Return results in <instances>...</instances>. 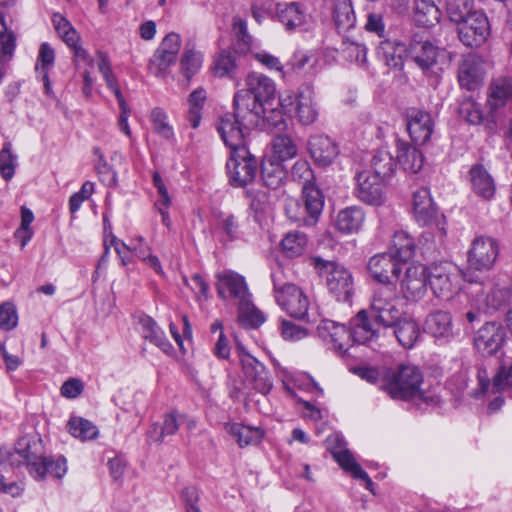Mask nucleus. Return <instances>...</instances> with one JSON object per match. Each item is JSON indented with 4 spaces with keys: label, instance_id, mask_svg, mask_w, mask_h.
<instances>
[{
    "label": "nucleus",
    "instance_id": "nucleus-1",
    "mask_svg": "<svg viewBox=\"0 0 512 512\" xmlns=\"http://www.w3.org/2000/svg\"><path fill=\"white\" fill-rule=\"evenodd\" d=\"M217 130L230 149V158L226 164L229 182L234 187H245L254 180L258 166L256 158L246 146L250 129L237 125L232 115L227 113L220 118Z\"/></svg>",
    "mask_w": 512,
    "mask_h": 512
},
{
    "label": "nucleus",
    "instance_id": "nucleus-2",
    "mask_svg": "<svg viewBox=\"0 0 512 512\" xmlns=\"http://www.w3.org/2000/svg\"><path fill=\"white\" fill-rule=\"evenodd\" d=\"M246 87L234 95V113L231 115L237 125L252 129L263 121L264 104L274 97L276 89L269 77L256 72L247 76Z\"/></svg>",
    "mask_w": 512,
    "mask_h": 512
},
{
    "label": "nucleus",
    "instance_id": "nucleus-3",
    "mask_svg": "<svg viewBox=\"0 0 512 512\" xmlns=\"http://www.w3.org/2000/svg\"><path fill=\"white\" fill-rule=\"evenodd\" d=\"M7 461L11 466L26 465L30 475L36 480L44 479L47 474L62 478L67 471L63 457L54 460L45 456L44 446L39 438H21L16 448L8 453Z\"/></svg>",
    "mask_w": 512,
    "mask_h": 512
},
{
    "label": "nucleus",
    "instance_id": "nucleus-4",
    "mask_svg": "<svg viewBox=\"0 0 512 512\" xmlns=\"http://www.w3.org/2000/svg\"><path fill=\"white\" fill-rule=\"evenodd\" d=\"M291 175L295 181L302 184L303 204L295 220L303 226H314L322 213L324 198L321 191L313 183V171L307 161H297L292 167Z\"/></svg>",
    "mask_w": 512,
    "mask_h": 512
},
{
    "label": "nucleus",
    "instance_id": "nucleus-5",
    "mask_svg": "<svg viewBox=\"0 0 512 512\" xmlns=\"http://www.w3.org/2000/svg\"><path fill=\"white\" fill-rule=\"evenodd\" d=\"M310 265L316 273L325 281L328 291L341 302H348L354 292V279L352 273L339 262L314 256L310 259Z\"/></svg>",
    "mask_w": 512,
    "mask_h": 512
},
{
    "label": "nucleus",
    "instance_id": "nucleus-6",
    "mask_svg": "<svg viewBox=\"0 0 512 512\" xmlns=\"http://www.w3.org/2000/svg\"><path fill=\"white\" fill-rule=\"evenodd\" d=\"M423 376L414 365H400L383 374V389L393 398L408 400L421 395Z\"/></svg>",
    "mask_w": 512,
    "mask_h": 512
},
{
    "label": "nucleus",
    "instance_id": "nucleus-7",
    "mask_svg": "<svg viewBox=\"0 0 512 512\" xmlns=\"http://www.w3.org/2000/svg\"><path fill=\"white\" fill-rule=\"evenodd\" d=\"M280 105L294 116L302 125L313 124L319 115V106L315 100L314 88L311 84L301 85L294 94L280 97Z\"/></svg>",
    "mask_w": 512,
    "mask_h": 512
},
{
    "label": "nucleus",
    "instance_id": "nucleus-8",
    "mask_svg": "<svg viewBox=\"0 0 512 512\" xmlns=\"http://www.w3.org/2000/svg\"><path fill=\"white\" fill-rule=\"evenodd\" d=\"M367 311L376 323L382 324L383 328L393 327L401 316L394 286L385 285L376 289Z\"/></svg>",
    "mask_w": 512,
    "mask_h": 512
},
{
    "label": "nucleus",
    "instance_id": "nucleus-9",
    "mask_svg": "<svg viewBox=\"0 0 512 512\" xmlns=\"http://www.w3.org/2000/svg\"><path fill=\"white\" fill-rule=\"evenodd\" d=\"M272 280L277 304L291 317L303 319L310 305L307 295L293 283L282 284L276 274Z\"/></svg>",
    "mask_w": 512,
    "mask_h": 512
},
{
    "label": "nucleus",
    "instance_id": "nucleus-10",
    "mask_svg": "<svg viewBox=\"0 0 512 512\" xmlns=\"http://www.w3.org/2000/svg\"><path fill=\"white\" fill-rule=\"evenodd\" d=\"M499 244L488 236L476 237L468 250V270L487 272L491 270L499 255Z\"/></svg>",
    "mask_w": 512,
    "mask_h": 512
},
{
    "label": "nucleus",
    "instance_id": "nucleus-11",
    "mask_svg": "<svg viewBox=\"0 0 512 512\" xmlns=\"http://www.w3.org/2000/svg\"><path fill=\"white\" fill-rule=\"evenodd\" d=\"M443 56V50L420 35H414L408 44V58L426 75L436 74L435 67Z\"/></svg>",
    "mask_w": 512,
    "mask_h": 512
},
{
    "label": "nucleus",
    "instance_id": "nucleus-12",
    "mask_svg": "<svg viewBox=\"0 0 512 512\" xmlns=\"http://www.w3.org/2000/svg\"><path fill=\"white\" fill-rule=\"evenodd\" d=\"M413 211L416 221L424 226L435 225L440 240L446 236L444 217L439 218L428 188L421 187L413 193Z\"/></svg>",
    "mask_w": 512,
    "mask_h": 512
},
{
    "label": "nucleus",
    "instance_id": "nucleus-13",
    "mask_svg": "<svg viewBox=\"0 0 512 512\" xmlns=\"http://www.w3.org/2000/svg\"><path fill=\"white\" fill-rule=\"evenodd\" d=\"M491 27L485 13L476 11L458 24V36L467 47H480L489 38Z\"/></svg>",
    "mask_w": 512,
    "mask_h": 512
},
{
    "label": "nucleus",
    "instance_id": "nucleus-14",
    "mask_svg": "<svg viewBox=\"0 0 512 512\" xmlns=\"http://www.w3.org/2000/svg\"><path fill=\"white\" fill-rule=\"evenodd\" d=\"M180 47V35L174 32L167 34L150 59V72L158 77L164 76L169 67L176 62Z\"/></svg>",
    "mask_w": 512,
    "mask_h": 512
},
{
    "label": "nucleus",
    "instance_id": "nucleus-15",
    "mask_svg": "<svg viewBox=\"0 0 512 512\" xmlns=\"http://www.w3.org/2000/svg\"><path fill=\"white\" fill-rule=\"evenodd\" d=\"M216 289L221 299H235L238 305L251 298L245 278L231 270L216 275Z\"/></svg>",
    "mask_w": 512,
    "mask_h": 512
},
{
    "label": "nucleus",
    "instance_id": "nucleus-16",
    "mask_svg": "<svg viewBox=\"0 0 512 512\" xmlns=\"http://www.w3.org/2000/svg\"><path fill=\"white\" fill-rule=\"evenodd\" d=\"M446 265H434L428 271V280L435 296L449 299L459 289V276Z\"/></svg>",
    "mask_w": 512,
    "mask_h": 512
},
{
    "label": "nucleus",
    "instance_id": "nucleus-17",
    "mask_svg": "<svg viewBox=\"0 0 512 512\" xmlns=\"http://www.w3.org/2000/svg\"><path fill=\"white\" fill-rule=\"evenodd\" d=\"M355 193L359 200L370 205H380L384 201V179L373 175L371 170L357 173Z\"/></svg>",
    "mask_w": 512,
    "mask_h": 512
},
{
    "label": "nucleus",
    "instance_id": "nucleus-18",
    "mask_svg": "<svg viewBox=\"0 0 512 512\" xmlns=\"http://www.w3.org/2000/svg\"><path fill=\"white\" fill-rule=\"evenodd\" d=\"M240 363L245 379L259 393L266 395L273 387L272 378L266 367L250 354L240 355Z\"/></svg>",
    "mask_w": 512,
    "mask_h": 512
},
{
    "label": "nucleus",
    "instance_id": "nucleus-19",
    "mask_svg": "<svg viewBox=\"0 0 512 512\" xmlns=\"http://www.w3.org/2000/svg\"><path fill=\"white\" fill-rule=\"evenodd\" d=\"M428 271L423 265H410L400 281V290L409 301L421 300L427 292Z\"/></svg>",
    "mask_w": 512,
    "mask_h": 512
},
{
    "label": "nucleus",
    "instance_id": "nucleus-20",
    "mask_svg": "<svg viewBox=\"0 0 512 512\" xmlns=\"http://www.w3.org/2000/svg\"><path fill=\"white\" fill-rule=\"evenodd\" d=\"M405 120L407 131L415 144L423 145L430 139L434 122L428 112L415 107L408 108Z\"/></svg>",
    "mask_w": 512,
    "mask_h": 512
},
{
    "label": "nucleus",
    "instance_id": "nucleus-21",
    "mask_svg": "<svg viewBox=\"0 0 512 512\" xmlns=\"http://www.w3.org/2000/svg\"><path fill=\"white\" fill-rule=\"evenodd\" d=\"M505 331L496 322L485 323L474 337L475 348L483 355L495 354L504 342Z\"/></svg>",
    "mask_w": 512,
    "mask_h": 512
},
{
    "label": "nucleus",
    "instance_id": "nucleus-22",
    "mask_svg": "<svg viewBox=\"0 0 512 512\" xmlns=\"http://www.w3.org/2000/svg\"><path fill=\"white\" fill-rule=\"evenodd\" d=\"M350 328L354 343L368 344L380 336L383 327L371 318L367 310H361L351 319Z\"/></svg>",
    "mask_w": 512,
    "mask_h": 512
},
{
    "label": "nucleus",
    "instance_id": "nucleus-23",
    "mask_svg": "<svg viewBox=\"0 0 512 512\" xmlns=\"http://www.w3.org/2000/svg\"><path fill=\"white\" fill-rule=\"evenodd\" d=\"M370 276L379 283L391 285V277L398 276L400 262L390 253H381L372 256L367 264Z\"/></svg>",
    "mask_w": 512,
    "mask_h": 512
},
{
    "label": "nucleus",
    "instance_id": "nucleus-24",
    "mask_svg": "<svg viewBox=\"0 0 512 512\" xmlns=\"http://www.w3.org/2000/svg\"><path fill=\"white\" fill-rule=\"evenodd\" d=\"M317 330L319 336L335 351L341 354L347 352L352 341L351 328L347 329L345 325L331 320H323Z\"/></svg>",
    "mask_w": 512,
    "mask_h": 512
},
{
    "label": "nucleus",
    "instance_id": "nucleus-25",
    "mask_svg": "<svg viewBox=\"0 0 512 512\" xmlns=\"http://www.w3.org/2000/svg\"><path fill=\"white\" fill-rule=\"evenodd\" d=\"M308 149L315 163L323 167L330 165L339 154L336 142L325 135L311 136Z\"/></svg>",
    "mask_w": 512,
    "mask_h": 512
},
{
    "label": "nucleus",
    "instance_id": "nucleus-26",
    "mask_svg": "<svg viewBox=\"0 0 512 512\" xmlns=\"http://www.w3.org/2000/svg\"><path fill=\"white\" fill-rule=\"evenodd\" d=\"M484 73L481 58L475 55H468L459 66V84L467 90H475L482 83Z\"/></svg>",
    "mask_w": 512,
    "mask_h": 512
},
{
    "label": "nucleus",
    "instance_id": "nucleus-27",
    "mask_svg": "<svg viewBox=\"0 0 512 512\" xmlns=\"http://www.w3.org/2000/svg\"><path fill=\"white\" fill-rule=\"evenodd\" d=\"M377 56L390 68H402L404 57L408 58V45L397 40H383L377 47Z\"/></svg>",
    "mask_w": 512,
    "mask_h": 512
},
{
    "label": "nucleus",
    "instance_id": "nucleus-28",
    "mask_svg": "<svg viewBox=\"0 0 512 512\" xmlns=\"http://www.w3.org/2000/svg\"><path fill=\"white\" fill-rule=\"evenodd\" d=\"M469 175L473 192L485 200H491L496 193V184L490 173L482 165H475Z\"/></svg>",
    "mask_w": 512,
    "mask_h": 512
},
{
    "label": "nucleus",
    "instance_id": "nucleus-29",
    "mask_svg": "<svg viewBox=\"0 0 512 512\" xmlns=\"http://www.w3.org/2000/svg\"><path fill=\"white\" fill-rule=\"evenodd\" d=\"M425 330L437 340L449 341L453 336L450 314L445 311L431 313L426 318Z\"/></svg>",
    "mask_w": 512,
    "mask_h": 512
},
{
    "label": "nucleus",
    "instance_id": "nucleus-30",
    "mask_svg": "<svg viewBox=\"0 0 512 512\" xmlns=\"http://www.w3.org/2000/svg\"><path fill=\"white\" fill-rule=\"evenodd\" d=\"M261 178L265 186L279 188L287 178V170L282 161L264 157L261 163Z\"/></svg>",
    "mask_w": 512,
    "mask_h": 512
},
{
    "label": "nucleus",
    "instance_id": "nucleus-31",
    "mask_svg": "<svg viewBox=\"0 0 512 512\" xmlns=\"http://www.w3.org/2000/svg\"><path fill=\"white\" fill-rule=\"evenodd\" d=\"M364 220V211L360 207L351 206L338 213L335 220V227L341 233L352 234L360 230Z\"/></svg>",
    "mask_w": 512,
    "mask_h": 512
},
{
    "label": "nucleus",
    "instance_id": "nucleus-32",
    "mask_svg": "<svg viewBox=\"0 0 512 512\" xmlns=\"http://www.w3.org/2000/svg\"><path fill=\"white\" fill-rule=\"evenodd\" d=\"M397 163L408 172L417 173L423 166V155L419 149L402 140H397Z\"/></svg>",
    "mask_w": 512,
    "mask_h": 512
},
{
    "label": "nucleus",
    "instance_id": "nucleus-33",
    "mask_svg": "<svg viewBox=\"0 0 512 512\" xmlns=\"http://www.w3.org/2000/svg\"><path fill=\"white\" fill-rule=\"evenodd\" d=\"M276 14L287 31H294L305 24L306 16L298 3L277 4Z\"/></svg>",
    "mask_w": 512,
    "mask_h": 512
},
{
    "label": "nucleus",
    "instance_id": "nucleus-34",
    "mask_svg": "<svg viewBox=\"0 0 512 512\" xmlns=\"http://www.w3.org/2000/svg\"><path fill=\"white\" fill-rule=\"evenodd\" d=\"M512 99V78L498 77L490 85L488 106L491 110L505 106Z\"/></svg>",
    "mask_w": 512,
    "mask_h": 512
},
{
    "label": "nucleus",
    "instance_id": "nucleus-35",
    "mask_svg": "<svg viewBox=\"0 0 512 512\" xmlns=\"http://www.w3.org/2000/svg\"><path fill=\"white\" fill-rule=\"evenodd\" d=\"M139 324L141 333L146 340L159 347L165 353H169L172 350V345L166 339L163 330L154 319L150 316L142 315L139 317Z\"/></svg>",
    "mask_w": 512,
    "mask_h": 512
},
{
    "label": "nucleus",
    "instance_id": "nucleus-36",
    "mask_svg": "<svg viewBox=\"0 0 512 512\" xmlns=\"http://www.w3.org/2000/svg\"><path fill=\"white\" fill-rule=\"evenodd\" d=\"M414 239L404 230L396 231L392 238L389 253L400 263L410 260L415 253Z\"/></svg>",
    "mask_w": 512,
    "mask_h": 512
},
{
    "label": "nucleus",
    "instance_id": "nucleus-37",
    "mask_svg": "<svg viewBox=\"0 0 512 512\" xmlns=\"http://www.w3.org/2000/svg\"><path fill=\"white\" fill-rule=\"evenodd\" d=\"M16 47V38L11 30H8L4 17L0 12V80H2L7 63L12 59Z\"/></svg>",
    "mask_w": 512,
    "mask_h": 512
},
{
    "label": "nucleus",
    "instance_id": "nucleus-38",
    "mask_svg": "<svg viewBox=\"0 0 512 512\" xmlns=\"http://www.w3.org/2000/svg\"><path fill=\"white\" fill-rule=\"evenodd\" d=\"M326 442L328 450L343 470L346 471L357 463L351 451L346 447L343 437L338 434H332L327 438Z\"/></svg>",
    "mask_w": 512,
    "mask_h": 512
},
{
    "label": "nucleus",
    "instance_id": "nucleus-39",
    "mask_svg": "<svg viewBox=\"0 0 512 512\" xmlns=\"http://www.w3.org/2000/svg\"><path fill=\"white\" fill-rule=\"evenodd\" d=\"M396 165V160L387 148L375 151L370 161L372 174L384 180L393 175Z\"/></svg>",
    "mask_w": 512,
    "mask_h": 512
},
{
    "label": "nucleus",
    "instance_id": "nucleus-40",
    "mask_svg": "<svg viewBox=\"0 0 512 512\" xmlns=\"http://www.w3.org/2000/svg\"><path fill=\"white\" fill-rule=\"evenodd\" d=\"M394 334L404 348H412L420 337L419 325L411 318H399Z\"/></svg>",
    "mask_w": 512,
    "mask_h": 512
},
{
    "label": "nucleus",
    "instance_id": "nucleus-41",
    "mask_svg": "<svg viewBox=\"0 0 512 512\" xmlns=\"http://www.w3.org/2000/svg\"><path fill=\"white\" fill-rule=\"evenodd\" d=\"M272 154L268 157L285 162L294 158L298 153V146L288 134H277L271 141Z\"/></svg>",
    "mask_w": 512,
    "mask_h": 512
},
{
    "label": "nucleus",
    "instance_id": "nucleus-42",
    "mask_svg": "<svg viewBox=\"0 0 512 512\" xmlns=\"http://www.w3.org/2000/svg\"><path fill=\"white\" fill-rule=\"evenodd\" d=\"M441 12L432 0H416L414 20L418 25L434 26L440 20Z\"/></svg>",
    "mask_w": 512,
    "mask_h": 512
},
{
    "label": "nucleus",
    "instance_id": "nucleus-43",
    "mask_svg": "<svg viewBox=\"0 0 512 512\" xmlns=\"http://www.w3.org/2000/svg\"><path fill=\"white\" fill-rule=\"evenodd\" d=\"M228 431L240 447L256 445L263 438V431L261 429L240 423L229 425Z\"/></svg>",
    "mask_w": 512,
    "mask_h": 512
},
{
    "label": "nucleus",
    "instance_id": "nucleus-44",
    "mask_svg": "<svg viewBox=\"0 0 512 512\" xmlns=\"http://www.w3.org/2000/svg\"><path fill=\"white\" fill-rule=\"evenodd\" d=\"M264 314L253 304L251 298L238 305V321L246 328H258L265 322Z\"/></svg>",
    "mask_w": 512,
    "mask_h": 512
},
{
    "label": "nucleus",
    "instance_id": "nucleus-45",
    "mask_svg": "<svg viewBox=\"0 0 512 512\" xmlns=\"http://www.w3.org/2000/svg\"><path fill=\"white\" fill-rule=\"evenodd\" d=\"M307 243V237L303 232L292 231L282 239L281 250L287 258H296L305 252Z\"/></svg>",
    "mask_w": 512,
    "mask_h": 512
},
{
    "label": "nucleus",
    "instance_id": "nucleus-46",
    "mask_svg": "<svg viewBox=\"0 0 512 512\" xmlns=\"http://www.w3.org/2000/svg\"><path fill=\"white\" fill-rule=\"evenodd\" d=\"M333 18L338 30L346 31L354 27L355 13L350 0H336L333 9Z\"/></svg>",
    "mask_w": 512,
    "mask_h": 512
},
{
    "label": "nucleus",
    "instance_id": "nucleus-47",
    "mask_svg": "<svg viewBox=\"0 0 512 512\" xmlns=\"http://www.w3.org/2000/svg\"><path fill=\"white\" fill-rule=\"evenodd\" d=\"M217 232L223 241H233L238 238L240 224L237 217L230 213H220L217 218Z\"/></svg>",
    "mask_w": 512,
    "mask_h": 512
},
{
    "label": "nucleus",
    "instance_id": "nucleus-48",
    "mask_svg": "<svg viewBox=\"0 0 512 512\" xmlns=\"http://www.w3.org/2000/svg\"><path fill=\"white\" fill-rule=\"evenodd\" d=\"M67 426L70 434L82 441L92 440L98 435L97 427L89 420L81 417H72Z\"/></svg>",
    "mask_w": 512,
    "mask_h": 512
},
{
    "label": "nucleus",
    "instance_id": "nucleus-49",
    "mask_svg": "<svg viewBox=\"0 0 512 512\" xmlns=\"http://www.w3.org/2000/svg\"><path fill=\"white\" fill-rule=\"evenodd\" d=\"M446 11L449 19L458 25L477 10L473 9V0H447Z\"/></svg>",
    "mask_w": 512,
    "mask_h": 512
},
{
    "label": "nucleus",
    "instance_id": "nucleus-50",
    "mask_svg": "<svg viewBox=\"0 0 512 512\" xmlns=\"http://www.w3.org/2000/svg\"><path fill=\"white\" fill-rule=\"evenodd\" d=\"M97 65L100 73L103 75L106 81L107 86L114 93L118 103H120L121 100H125L123 94L121 93L118 87L117 79L112 72L109 58L105 53L100 51L97 53Z\"/></svg>",
    "mask_w": 512,
    "mask_h": 512
},
{
    "label": "nucleus",
    "instance_id": "nucleus-51",
    "mask_svg": "<svg viewBox=\"0 0 512 512\" xmlns=\"http://www.w3.org/2000/svg\"><path fill=\"white\" fill-rule=\"evenodd\" d=\"M203 56L195 49H185L180 60L181 72L189 81L201 68Z\"/></svg>",
    "mask_w": 512,
    "mask_h": 512
},
{
    "label": "nucleus",
    "instance_id": "nucleus-52",
    "mask_svg": "<svg viewBox=\"0 0 512 512\" xmlns=\"http://www.w3.org/2000/svg\"><path fill=\"white\" fill-rule=\"evenodd\" d=\"M52 22L56 32L67 46H74L78 43L80 36L65 17L56 13L52 17Z\"/></svg>",
    "mask_w": 512,
    "mask_h": 512
},
{
    "label": "nucleus",
    "instance_id": "nucleus-53",
    "mask_svg": "<svg viewBox=\"0 0 512 512\" xmlns=\"http://www.w3.org/2000/svg\"><path fill=\"white\" fill-rule=\"evenodd\" d=\"M17 156L12 153V145L6 142L0 151V173L3 179L10 180L15 173Z\"/></svg>",
    "mask_w": 512,
    "mask_h": 512
},
{
    "label": "nucleus",
    "instance_id": "nucleus-54",
    "mask_svg": "<svg viewBox=\"0 0 512 512\" xmlns=\"http://www.w3.org/2000/svg\"><path fill=\"white\" fill-rule=\"evenodd\" d=\"M236 51L223 50L215 58L214 72L219 77L231 76L236 68Z\"/></svg>",
    "mask_w": 512,
    "mask_h": 512
},
{
    "label": "nucleus",
    "instance_id": "nucleus-55",
    "mask_svg": "<svg viewBox=\"0 0 512 512\" xmlns=\"http://www.w3.org/2000/svg\"><path fill=\"white\" fill-rule=\"evenodd\" d=\"M233 30L237 37V50L241 53L252 51L253 39L247 31V23L240 17L233 19Z\"/></svg>",
    "mask_w": 512,
    "mask_h": 512
},
{
    "label": "nucleus",
    "instance_id": "nucleus-56",
    "mask_svg": "<svg viewBox=\"0 0 512 512\" xmlns=\"http://www.w3.org/2000/svg\"><path fill=\"white\" fill-rule=\"evenodd\" d=\"M491 391L493 393L502 391L512 393V362L509 365H503L498 369L492 379Z\"/></svg>",
    "mask_w": 512,
    "mask_h": 512
},
{
    "label": "nucleus",
    "instance_id": "nucleus-57",
    "mask_svg": "<svg viewBox=\"0 0 512 512\" xmlns=\"http://www.w3.org/2000/svg\"><path fill=\"white\" fill-rule=\"evenodd\" d=\"M458 114L470 124H479L483 119L479 105L471 98H465L460 102Z\"/></svg>",
    "mask_w": 512,
    "mask_h": 512
},
{
    "label": "nucleus",
    "instance_id": "nucleus-58",
    "mask_svg": "<svg viewBox=\"0 0 512 512\" xmlns=\"http://www.w3.org/2000/svg\"><path fill=\"white\" fill-rule=\"evenodd\" d=\"M151 122L154 131L165 139H171L174 135L173 128L170 126L166 113L160 109L155 108L151 112Z\"/></svg>",
    "mask_w": 512,
    "mask_h": 512
},
{
    "label": "nucleus",
    "instance_id": "nucleus-59",
    "mask_svg": "<svg viewBox=\"0 0 512 512\" xmlns=\"http://www.w3.org/2000/svg\"><path fill=\"white\" fill-rule=\"evenodd\" d=\"M344 53L346 58L358 65H365L367 61V48L362 43L347 42L345 43Z\"/></svg>",
    "mask_w": 512,
    "mask_h": 512
},
{
    "label": "nucleus",
    "instance_id": "nucleus-60",
    "mask_svg": "<svg viewBox=\"0 0 512 512\" xmlns=\"http://www.w3.org/2000/svg\"><path fill=\"white\" fill-rule=\"evenodd\" d=\"M55 61L54 49L49 43L44 42L40 45L36 70L39 72H49Z\"/></svg>",
    "mask_w": 512,
    "mask_h": 512
},
{
    "label": "nucleus",
    "instance_id": "nucleus-61",
    "mask_svg": "<svg viewBox=\"0 0 512 512\" xmlns=\"http://www.w3.org/2000/svg\"><path fill=\"white\" fill-rule=\"evenodd\" d=\"M183 282L195 293L197 300L208 298L209 284L200 274H194L190 279L184 276Z\"/></svg>",
    "mask_w": 512,
    "mask_h": 512
},
{
    "label": "nucleus",
    "instance_id": "nucleus-62",
    "mask_svg": "<svg viewBox=\"0 0 512 512\" xmlns=\"http://www.w3.org/2000/svg\"><path fill=\"white\" fill-rule=\"evenodd\" d=\"M34 220V215L31 210L26 207L21 208V225L17 230V235L21 237V246L24 247L28 241L32 238V231L30 225Z\"/></svg>",
    "mask_w": 512,
    "mask_h": 512
},
{
    "label": "nucleus",
    "instance_id": "nucleus-63",
    "mask_svg": "<svg viewBox=\"0 0 512 512\" xmlns=\"http://www.w3.org/2000/svg\"><path fill=\"white\" fill-rule=\"evenodd\" d=\"M18 317L15 307L11 303H3L0 306V327L5 330H11L16 327Z\"/></svg>",
    "mask_w": 512,
    "mask_h": 512
},
{
    "label": "nucleus",
    "instance_id": "nucleus-64",
    "mask_svg": "<svg viewBox=\"0 0 512 512\" xmlns=\"http://www.w3.org/2000/svg\"><path fill=\"white\" fill-rule=\"evenodd\" d=\"M181 500L185 507V512H201L198 507L199 492L195 486H187L181 491Z\"/></svg>",
    "mask_w": 512,
    "mask_h": 512
}]
</instances>
